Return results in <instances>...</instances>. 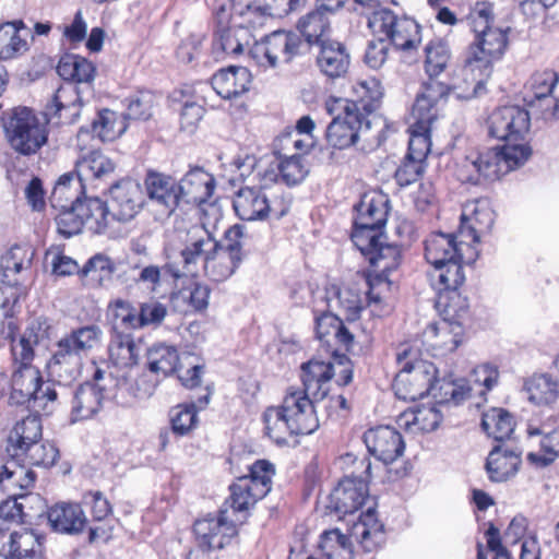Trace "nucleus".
Wrapping results in <instances>:
<instances>
[{"instance_id":"f257e3e1","label":"nucleus","mask_w":559,"mask_h":559,"mask_svg":"<svg viewBox=\"0 0 559 559\" xmlns=\"http://www.w3.org/2000/svg\"><path fill=\"white\" fill-rule=\"evenodd\" d=\"M317 336L330 355L324 361L312 358L301 365V390L314 401L323 400L330 391V381L336 377V383H349V332L342 319L331 312L317 318Z\"/></svg>"},{"instance_id":"f03ea898","label":"nucleus","mask_w":559,"mask_h":559,"mask_svg":"<svg viewBox=\"0 0 559 559\" xmlns=\"http://www.w3.org/2000/svg\"><path fill=\"white\" fill-rule=\"evenodd\" d=\"M51 325L47 318L29 322L19 338H12L11 353L13 372L10 382V402L16 405L33 403V407L46 409L57 400L58 393L51 384L44 386L43 377L33 365L35 347L50 337Z\"/></svg>"},{"instance_id":"7ed1b4c3","label":"nucleus","mask_w":559,"mask_h":559,"mask_svg":"<svg viewBox=\"0 0 559 559\" xmlns=\"http://www.w3.org/2000/svg\"><path fill=\"white\" fill-rule=\"evenodd\" d=\"M166 237V267L176 278L197 275L199 264L217 247L216 237L201 227H192V222L181 215H176Z\"/></svg>"},{"instance_id":"20e7f679","label":"nucleus","mask_w":559,"mask_h":559,"mask_svg":"<svg viewBox=\"0 0 559 559\" xmlns=\"http://www.w3.org/2000/svg\"><path fill=\"white\" fill-rule=\"evenodd\" d=\"M354 93L357 99H352V146L370 152L386 139L388 133L395 132L396 127L374 114L382 97V87L378 79L370 76L358 81Z\"/></svg>"},{"instance_id":"39448f33","label":"nucleus","mask_w":559,"mask_h":559,"mask_svg":"<svg viewBox=\"0 0 559 559\" xmlns=\"http://www.w3.org/2000/svg\"><path fill=\"white\" fill-rule=\"evenodd\" d=\"M263 421L266 435L277 444H286L289 438L310 435L319 428L314 400L295 388L287 390L280 405L265 409Z\"/></svg>"},{"instance_id":"423d86ee","label":"nucleus","mask_w":559,"mask_h":559,"mask_svg":"<svg viewBox=\"0 0 559 559\" xmlns=\"http://www.w3.org/2000/svg\"><path fill=\"white\" fill-rule=\"evenodd\" d=\"M352 463L353 473L359 474L352 476V537L366 552H371L384 542L383 525L376 512L377 500L369 495L371 462L364 457Z\"/></svg>"},{"instance_id":"0eeeda50","label":"nucleus","mask_w":559,"mask_h":559,"mask_svg":"<svg viewBox=\"0 0 559 559\" xmlns=\"http://www.w3.org/2000/svg\"><path fill=\"white\" fill-rule=\"evenodd\" d=\"M532 154L527 144H504L484 152H472L457 167V178L474 185L495 181L523 165Z\"/></svg>"},{"instance_id":"6e6552de","label":"nucleus","mask_w":559,"mask_h":559,"mask_svg":"<svg viewBox=\"0 0 559 559\" xmlns=\"http://www.w3.org/2000/svg\"><path fill=\"white\" fill-rule=\"evenodd\" d=\"M493 7L488 2L476 3L471 14V26L475 34L466 55L492 72L493 63L499 61L508 48V31L493 27Z\"/></svg>"},{"instance_id":"1a4fd4ad","label":"nucleus","mask_w":559,"mask_h":559,"mask_svg":"<svg viewBox=\"0 0 559 559\" xmlns=\"http://www.w3.org/2000/svg\"><path fill=\"white\" fill-rule=\"evenodd\" d=\"M400 371L393 382V390L400 400L416 401L437 390L438 370L425 359H419L412 348L397 354Z\"/></svg>"},{"instance_id":"9d476101","label":"nucleus","mask_w":559,"mask_h":559,"mask_svg":"<svg viewBox=\"0 0 559 559\" xmlns=\"http://www.w3.org/2000/svg\"><path fill=\"white\" fill-rule=\"evenodd\" d=\"M360 14L366 15L367 26L374 36L389 40L397 49L411 50L421 41L420 27L409 16L379 5L373 9L361 8Z\"/></svg>"},{"instance_id":"9b49d317","label":"nucleus","mask_w":559,"mask_h":559,"mask_svg":"<svg viewBox=\"0 0 559 559\" xmlns=\"http://www.w3.org/2000/svg\"><path fill=\"white\" fill-rule=\"evenodd\" d=\"M388 198L374 190L360 195L359 202L354 205L352 242L355 250H367L370 243L381 236L388 219Z\"/></svg>"},{"instance_id":"f8f14e48","label":"nucleus","mask_w":559,"mask_h":559,"mask_svg":"<svg viewBox=\"0 0 559 559\" xmlns=\"http://www.w3.org/2000/svg\"><path fill=\"white\" fill-rule=\"evenodd\" d=\"M4 131L11 147L22 155L37 153L48 140L47 120L26 107L12 111Z\"/></svg>"},{"instance_id":"ddd939ff","label":"nucleus","mask_w":559,"mask_h":559,"mask_svg":"<svg viewBox=\"0 0 559 559\" xmlns=\"http://www.w3.org/2000/svg\"><path fill=\"white\" fill-rule=\"evenodd\" d=\"M233 206L237 216L242 221L280 219L290 209V200L283 192L245 187L236 192Z\"/></svg>"},{"instance_id":"4468645a","label":"nucleus","mask_w":559,"mask_h":559,"mask_svg":"<svg viewBox=\"0 0 559 559\" xmlns=\"http://www.w3.org/2000/svg\"><path fill=\"white\" fill-rule=\"evenodd\" d=\"M384 235L377 237L367 250H356L371 266L376 267L367 276V297L369 301L379 302L381 295L390 289L389 273L396 270L401 261V250L396 245L384 243Z\"/></svg>"},{"instance_id":"2eb2a0df","label":"nucleus","mask_w":559,"mask_h":559,"mask_svg":"<svg viewBox=\"0 0 559 559\" xmlns=\"http://www.w3.org/2000/svg\"><path fill=\"white\" fill-rule=\"evenodd\" d=\"M275 474L273 464L259 460L249 468V474L238 477L230 486L229 502L234 511L243 512L267 495Z\"/></svg>"},{"instance_id":"dca6fc26","label":"nucleus","mask_w":559,"mask_h":559,"mask_svg":"<svg viewBox=\"0 0 559 559\" xmlns=\"http://www.w3.org/2000/svg\"><path fill=\"white\" fill-rule=\"evenodd\" d=\"M524 103L531 114L544 120L559 118V76L550 70L532 74L525 85Z\"/></svg>"},{"instance_id":"f3484780","label":"nucleus","mask_w":559,"mask_h":559,"mask_svg":"<svg viewBox=\"0 0 559 559\" xmlns=\"http://www.w3.org/2000/svg\"><path fill=\"white\" fill-rule=\"evenodd\" d=\"M117 383L114 378L105 377L103 370L97 369L93 382L80 385L71 402V421L86 420L94 417L106 401L116 396Z\"/></svg>"},{"instance_id":"a211bd4d","label":"nucleus","mask_w":559,"mask_h":559,"mask_svg":"<svg viewBox=\"0 0 559 559\" xmlns=\"http://www.w3.org/2000/svg\"><path fill=\"white\" fill-rule=\"evenodd\" d=\"M301 44L296 33L275 31L255 43L250 56L259 67L274 69L289 63L299 53Z\"/></svg>"},{"instance_id":"6ab92c4d","label":"nucleus","mask_w":559,"mask_h":559,"mask_svg":"<svg viewBox=\"0 0 559 559\" xmlns=\"http://www.w3.org/2000/svg\"><path fill=\"white\" fill-rule=\"evenodd\" d=\"M531 111L520 106H503L488 117V133L491 138L506 141V144H524L528 133Z\"/></svg>"},{"instance_id":"aec40b11","label":"nucleus","mask_w":559,"mask_h":559,"mask_svg":"<svg viewBox=\"0 0 559 559\" xmlns=\"http://www.w3.org/2000/svg\"><path fill=\"white\" fill-rule=\"evenodd\" d=\"M148 210L160 221L170 216L179 204L177 181L165 174L148 171L144 180Z\"/></svg>"},{"instance_id":"412c9836","label":"nucleus","mask_w":559,"mask_h":559,"mask_svg":"<svg viewBox=\"0 0 559 559\" xmlns=\"http://www.w3.org/2000/svg\"><path fill=\"white\" fill-rule=\"evenodd\" d=\"M491 73L465 53L463 62L453 69L449 83L444 84L447 94L452 93L459 99L476 97L483 92Z\"/></svg>"},{"instance_id":"4be33fe9","label":"nucleus","mask_w":559,"mask_h":559,"mask_svg":"<svg viewBox=\"0 0 559 559\" xmlns=\"http://www.w3.org/2000/svg\"><path fill=\"white\" fill-rule=\"evenodd\" d=\"M452 234L435 233L425 241V258L432 266L445 263L452 259L474 262L477 251L465 238Z\"/></svg>"},{"instance_id":"5701e85b","label":"nucleus","mask_w":559,"mask_h":559,"mask_svg":"<svg viewBox=\"0 0 559 559\" xmlns=\"http://www.w3.org/2000/svg\"><path fill=\"white\" fill-rule=\"evenodd\" d=\"M217 20V37L214 40V51H221L227 56L241 55L245 48L249 47L253 35L246 27L235 25V21L227 10L226 3H219L215 8Z\"/></svg>"},{"instance_id":"b1692460","label":"nucleus","mask_w":559,"mask_h":559,"mask_svg":"<svg viewBox=\"0 0 559 559\" xmlns=\"http://www.w3.org/2000/svg\"><path fill=\"white\" fill-rule=\"evenodd\" d=\"M145 204L141 185L135 180H121L109 191L108 205L111 218L128 222L134 218Z\"/></svg>"},{"instance_id":"393cba45","label":"nucleus","mask_w":559,"mask_h":559,"mask_svg":"<svg viewBox=\"0 0 559 559\" xmlns=\"http://www.w3.org/2000/svg\"><path fill=\"white\" fill-rule=\"evenodd\" d=\"M368 452L384 464H391L403 455L405 443L399 430L391 426L370 428L362 436Z\"/></svg>"},{"instance_id":"a878e982","label":"nucleus","mask_w":559,"mask_h":559,"mask_svg":"<svg viewBox=\"0 0 559 559\" xmlns=\"http://www.w3.org/2000/svg\"><path fill=\"white\" fill-rule=\"evenodd\" d=\"M463 328L456 321L447 319L429 323L421 334V344L432 356L452 353L462 342Z\"/></svg>"},{"instance_id":"bb28decb","label":"nucleus","mask_w":559,"mask_h":559,"mask_svg":"<svg viewBox=\"0 0 559 559\" xmlns=\"http://www.w3.org/2000/svg\"><path fill=\"white\" fill-rule=\"evenodd\" d=\"M325 109L332 120L326 128L325 138L333 150L349 147V98L330 96Z\"/></svg>"},{"instance_id":"cd10ccee","label":"nucleus","mask_w":559,"mask_h":559,"mask_svg":"<svg viewBox=\"0 0 559 559\" xmlns=\"http://www.w3.org/2000/svg\"><path fill=\"white\" fill-rule=\"evenodd\" d=\"M194 533L209 549H222L236 536L237 530L227 518V511H221L217 518H207L194 523Z\"/></svg>"},{"instance_id":"c85d7f7f","label":"nucleus","mask_w":559,"mask_h":559,"mask_svg":"<svg viewBox=\"0 0 559 559\" xmlns=\"http://www.w3.org/2000/svg\"><path fill=\"white\" fill-rule=\"evenodd\" d=\"M83 359L68 343L59 338L47 362V369L59 383L70 384L81 376Z\"/></svg>"},{"instance_id":"c756f323","label":"nucleus","mask_w":559,"mask_h":559,"mask_svg":"<svg viewBox=\"0 0 559 559\" xmlns=\"http://www.w3.org/2000/svg\"><path fill=\"white\" fill-rule=\"evenodd\" d=\"M50 528L59 534L76 535L83 532L87 518L83 508L75 502L61 501L47 510Z\"/></svg>"},{"instance_id":"7c9ffc66","label":"nucleus","mask_w":559,"mask_h":559,"mask_svg":"<svg viewBox=\"0 0 559 559\" xmlns=\"http://www.w3.org/2000/svg\"><path fill=\"white\" fill-rule=\"evenodd\" d=\"M471 205H467L461 216L459 238H465L471 246L479 242V237L488 233L495 222L493 211L485 201H477L472 204L471 213L467 214Z\"/></svg>"},{"instance_id":"2f4dec72","label":"nucleus","mask_w":559,"mask_h":559,"mask_svg":"<svg viewBox=\"0 0 559 559\" xmlns=\"http://www.w3.org/2000/svg\"><path fill=\"white\" fill-rule=\"evenodd\" d=\"M521 454V451L509 445L495 447L485 465L488 478L493 483H503L514 477L522 463Z\"/></svg>"},{"instance_id":"473e14b6","label":"nucleus","mask_w":559,"mask_h":559,"mask_svg":"<svg viewBox=\"0 0 559 559\" xmlns=\"http://www.w3.org/2000/svg\"><path fill=\"white\" fill-rule=\"evenodd\" d=\"M82 98L73 82L63 83L55 93L48 114L63 124L74 123L81 112Z\"/></svg>"},{"instance_id":"72a5a7b5","label":"nucleus","mask_w":559,"mask_h":559,"mask_svg":"<svg viewBox=\"0 0 559 559\" xmlns=\"http://www.w3.org/2000/svg\"><path fill=\"white\" fill-rule=\"evenodd\" d=\"M177 185L180 200L198 204L211 198L215 189V179L204 169L194 167Z\"/></svg>"},{"instance_id":"f704fd0d","label":"nucleus","mask_w":559,"mask_h":559,"mask_svg":"<svg viewBox=\"0 0 559 559\" xmlns=\"http://www.w3.org/2000/svg\"><path fill=\"white\" fill-rule=\"evenodd\" d=\"M251 75L243 67L222 69L212 78L214 91L224 99L238 97L249 90Z\"/></svg>"},{"instance_id":"c9c22d12","label":"nucleus","mask_w":559,"mask_h":559,"mask_svg":"<svg viewBox=\"0 0 559 559\" xmlns=\"http://www.w3.org/2000/svg\"><path fill=\"white\" fill-rule=\"evenodd\" d=\"M442 418L441 411L436 404H426L403 412L397 423L412 433L431 432L439 427Z\"/></svg>"},{"instance_id":"e433bc0d","label":"nucleus","mask_w":559,"mask_h":559,"mask_svg":"<svg viewBox=\"0 0 559 559\" xmlns=\"http://www.w3.org/2000/svg\"><path fill=\"white\" fill-rule=\"evenodd\" d=\"M115 168L116 164L98 150L83 153L75 162L76 176L85 186L107 178Z\"/></svg>"},{"instance_id":"4c0bfd02","label":"nucleus","mask_w":559,"mask_h":559,"mask_svg":"<svg viewBox=\"0 0 559 559\" xmlns=\"http://www.w3.org/2000/svg\"><path fill=\"white\" fill-rule=\"evenodd\" d=\"M35 473L20 460L11 456L0 471V489L9 497H17L20 491L33 487Z\"/></svg>"},{"instance_id":"58836bf2","label":"nucleus","mask_w":559,"mask_h":559,"mask_svg":"<svg viewBox=\"0 0 559 559\" xmlns=\"http://www.w3.org/2000/svg\"><path fill=\"white\" fill-rule=\"evenodd\" d=\"M469 263L456 258L433 265L429 276L433 288L439 292L440 298H443L445 294H456V290L465 281L463 264Z\"/></svg>"},{"instance_id":"ea45409f","label":"nucleus","mask_w":559,"mask_h":559,"mask_svg":"<svg viewBox=\"0 0 559 559\" xmlns=\"http://www.w3.org/2000/svg\"><path fill=\"white\" fill-rule=\"evenodd\" d=\"M445 95L448 94L443 83H425L424 91L417 95L413 106V116L416 119L414 123L431 127L437 119L436 105Z\"/></svg>"},{"instance_id":"a19ab883","label":"nucleus","mask_w":559,"mask_h":559,"mask_svg":"<svg viewBox=\"0 0 559 559\" xmlns=\"http://www.w3.org/2000/svg\"><path fill=\"white\" fill-rule=\"evenodd\" d=\"M240 261L237 247L224 249L217 242V247L206 255L203 269L207 276L216 282H221L228 278L235 272Z\"/></svg>"},{"instance_id":"79ce46f5","label":"nucleus","mask_w":559,"mask_h":559,"mask_svg":"<svg viewBox=\"0 0 559 559\" xmlns=\"http://www.w3.org/2000/svg\"><path fill=\"white\" fill-rule=\"evenodd\" d=\"M43 438L41 421L37 416H27L17 421L8 437L7 451L10 456L22 452L25 447Z\"/></svg>"},{"instance_id":"37998d69","label":"nucleus","mask_w":559,"mask_h":559,"mask_svg":"<svg viewBox=\"0 0 559 559\" xmlns=\"http://www.w3.org/2000/svg\"><path fill=\"white\" fill-rule=\"evenodd\" d=\"M0 559H40V543L36 534L27 530L12 533L1 549Z\"/></svg>"},{"instance_id":"c03bdc74","label":"nucleus","mask_w":559,"mask_h":559,"mask_svg":"<svg viewBox=\"0 0 559 559\" xmlns=\"http://www.w3.org/2000/svg\"><path fill=\"white\" fill-rule=\"evenodd\" d=\"M227 10L235 21V25L246 27L251 33L253 29L262 27L266 21L272 17L262 4L257 0L255 5L245 3L243 0H225Z\"/></svg>"},{"instance_id":"a18cd8bd","label":"nucleus","mask_w":559,"mask_h":559,"mask_svg":"<svg viewBox=\"0 0 559 559\" xmlns=\"http://www.w3.org/2000/svg\"><path fill=\"white\" fill-rule=\"evenodd\" d=\"M528 401L538 406H548L559 399V382L547 373L534 374L524 383Z\"/></svg>"},{"instance_id":"49530a36","label":"nucleus","mask_w":559,"mask_h":559,"mask_svg":"<svg viewBox=\"0 0 559 559\" xmlns=\"http://www.w3.org/2000/svg\"><path fill=\"white\" fill-rule=\"evenodd\" d=\"M79 213L83 216L85 227L93 234L104 233L111 217L108 202L98 198H86L79 202Z\"/></svg>"},{"instance_id":"de8ad7c7","label":"nucleus","mask_w":559,"mask_h":559,"mask_svg":"<svg viewBox=\"0 0 559 559\" xmlns=\"http://www.w3.org/2000/svg\"><path fill=\"white\" fill-rule=\"evenodd\" d=\"M103 337V330L98 325L88 324L73 329L60 338L84 358L102 344Z\"/></svg>"},{"instance_id":"09e8293b","label":"nucleus","mask_w":559,"mask_h":559,"mask_svg":"<svg viewBox=\"0 0 559 559\" xmlns=\"http://www.w3.org/2000/svg\"><path fill=\"white\" fill-rule=\"evenodd\" d=\"M23 22H8L0 25V60L15 59L27 51V41L20 34Z\"/></svg>"},{"instance_id":"8fccbe9b","label":"nucleus","mask_w":559,"mask_h":559,"mask_svg":"<svg viewBox=\"0 0 559 559\" xmlns=\"http://www.w3.org/2000/svg\"><path fill=\"white\" fill-rule=\"evenodd\" d=\"M318 63L331 78H338L346 73L348 62L345 45L337 41H322Z\"/></svg>"},{"instance_id":"3c124183","label":"nucleus","mask_w":559,"mask_h":559,"mask_svg":"<svg viewBox=\"0 0 559 559\" xmlns=\"http://www.w3.org/2000/svg\"><path fill=\"white\" fill-rule=\"evenodd\" d=\"M33 251L28 247L14 246L1 259L3 281L9 285H16L15 275L31 267Z\"/></svg>"},{"instance_id":"603ef678","label":"nucleus","mask_w":559,"mask_h":559,"mask_svg":"<svg viewBox=\"0 0 559 559\" xmlns=\"http://www.w3.org/2000/svg\"><path fill=\"white\" fill-rule=\"evenodd\" d=\"M85 185L73 174L62 175L51 192L50 202L53 207H64L81 202Z\"/></svg>"},{"instance_id":"864d4df0","label":"nucleus","mask_w":559,"mask_h":559,"mask_svg":"<svg viewBox=\"0 0 559 559\" xmlns=\"http://www.w3.org/2000/svg\"><path fill=\"white\" fill-rule=\"evenodd\" d=\"M182 358L176 347L167 344H155L147 352L148 368L152 372L168 376L178 370Z\"/></svg>"},{"instance_id":"5fc2aeb1","label":"nucleus","mask_w":559,"mask_h":559,"mask_svg":"<svg viewBox=\"0 0 559 559\" xmlns=\"http://www.w3.org/2000/svg\"><path fill=\"white\" fill-rule=\"evenodd\" d=\"M108 353L110 362L120 369L131 368L139 360V347L130 335L114 336Z\"/></svg>"},{"instance_id":"6e6d98bb","label":"nucleus","mask_w":559,"mask_h":559,"mask_svg":"<svg viewBox=\"0 0 559 559\" xmlns=\"http://www.w3.org/2000/svg\"><path fill=\"white\" fill-rule=\"evenodd\" d=\"M57 71L67 82L90 83L94 79L95 68L85 58L67 56L59 61Z\"/></svg>"},{"instance_id":"4d7b16f0","label":"nucleus","mask_w":559,"mask_h":559,"mask_svg":"<svg viewBox=\"0 0 559 559\" xmlns=\"http://www.w3.org/2000/svg\"><path fill=\"white\" fill-rule=\"evenodd\" d=\"M483 430L497 441L508 439L514 430L512 416L502 408H491L483 415Z\"/></svg>"},{"instance_id":"13d9d810","label":"nucleus","mask_w":559,"mask_h":559,"mask_svg":"<svg viewBox=\"0 0 559 559\" xmlns=\"http://www.w3.org/2000/svg\"><path fill=\"white\" fill-rule=\"evenodd\" d=\"M127 127L124 116L104 109L93 122V132L103 142L114 141L126 132Z\"/></svg>"},{"instance_id":"bf43d9fd","label":"nucleus","mask_w":559,"mask_h":559,"mask_svg":"<svg viewBox=\"0 0 559 559\" xmlns=\"http://www.w3.org/2000/svg\"><path fill=\"white\" fill-rule=\"evenodd\" d=\"M58 456V450L55 445L40 438L29 447H25L22 452L13 457L20 460L26 466L48 467L55 464Z\"/></svg>"},{"instance_id":"052dcab7","label":"nucleus","mask_w":559,"mask_h":559,"mask_svg":"<svg viewBox=\"0 0 559 559\" xmlns=\"http://www.w3.org/2000/svg\"><path fill=\"white\" fill-rule=\"evenodd\" d=\"M329 26L326 14L318 8L302 16L297 25L299 32L310 45H321L324 41L322 37L328 32Z\"/></svg>"},{"instance_id":"680f3d73","label":"nucleus","mask_w":559,"mask_h":559,"mask_svg":"<svg viewBox=\"0 0 559 559\" xmlns=\"http://www.w3.org/2000/svg\"><path fill=\"white\" fill-rule=\"evenodd\" d=\"M425 72L430 80L438 78L451 59L449 46L442 40H431L425 47Z\"/></svg>"},{"instance_id":"e2e57ef3","label":"nucleus","mask_w":559,"mask_h":559,"mask_svg":"<svg viewBox=\"0 0 559 559\" xmlns=\"http://www.w3.org/2000/svg\"><path fill=\"white\" fill-rule=\"evenodd\" d=\"M116 271L115 263L104 254H96L91 258L81 270V276L87 284L100 286L109 281Z\"/></svg>"},{"instance_id":"0e129e2a","label":"nucleus","mask_w":559,"mask_h":559,"mask_svg":"<svg viewBox=\"0 0 559 559\" xmlns=\"http://www.w3.org/2000/svg\"><path fill=\"white\" fill-rule=\"evenodd\" d=\"M320 547L326 559H348L349 537L340 528H333L322 534Z\"/></svg>"},{"instance_id":"69168bd1","label":"nucleus","mask_w":559,"mask_h":559,"mask_svg":"<svg viewBox=\"0 0 559 559\" xmlns=\"http://www.w3.org/2000/svg\"><path fill=\"white\" fill-rule=\"evenodd\" d=\"M56 224L58 233L66 238L80 234L85 225L83 216L79 213V202L60 207Z\"/></svg>"},{"instance_id":"338daca9","label":"nucleus","mask_w":559,"mask_h":559,"mask_svg":"<svg viewBox=\"0 0 559 559\" xmlns=\"http://www.w3.org/2000/svg\"><path fill=\"white\" fill-rule=\"evenodd\" d=\"M430 131L431 127L429 126H424L423 123L412 124L407 156L423 162L426 160L431 147Z\"/></svg>"},{"instance_id":"774afa93","label":"nucleus","mask_w":559,"mask_h":559,"mask_svg":"<svg viewBox=\"0 0 559 559\" xmlns=\"http://www.w3.org/2000/svg\"><path fill=\"white\" fill-rule=\"evenodd\" d=\"M199 223L193 224L192 227H201L210 236L215 237V234L223 222V210L217 202L203 201L198 203Z\"/></svg>"}]
</instances>
